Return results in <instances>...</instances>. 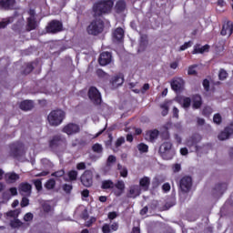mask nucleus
<instances>
[{
	"mask_svg": "<svg viewBox=\"0 0 233 233\" xmlns=\"http://www.w3.org/2000/svg\"><path fill=\"white\" fill-rule=\"evenodd\" d=\"M158 152L161 157L167 161L173 159L174 156H176V151L172 149L171 142H164L161 144Z\"/></svg>",
	"mask_w": 233,
	"mask_h": 233,
	"instance_id": "obj_3",
	"label": "nucleus"
},
{
	"mask_svg": "<svg viewBox=\"0 0 233 233\" xmlns=\"http://www.w3.org/2000/svg\"><path fill=\"white\" fill-rule=\"evenodd\" d=\"M9 156L17 159L23 156V144L19 142H14L9 145Z\"/></svg>",
	"mask_w": 233,
	"mask_h": 233,
	"instance_id": "obj_6",
	"label": "nucleus"
},
{
	"mask_svg": "<svg viewBox=\"0 0 233 233\" xmlns=\"http://www.w3.org/2000/svg\"><path fill=\"white\" fill-rule=\"evenodd\" d=\"M209 50H210V46L208 44H206L202 47H200V45H196L194 46L192 54L193 55H196V54H205V52H208Z\"/></svg>",
	"mask_w": 233,
	"mask_h": 233,
	"instance_id": "obj_22",
	"label": "nucleus"
},
{
	"mask_svg": "<svg viewBox=\"0 0 233 233\" xmlns=\"http://www.w3.org/2000/svg\"><path fill=\"white\" fill-rule=\"evenodd\" d=\"M11 196H17V187H11L9 189Z\"/></svg>",
	"mask_w": 233,
	"mask_h": 233,
	"instance_id": "obj_64",
	"label": "nucleus"
},
{
	"mask_svg": "<svg viewBox=\"0 0 233 233\" xmlns=\"http://www.w3.org/2000/svg\"><path fill=\"white\" fill-rule=\"evenodd\" d=\"M124 143H125V137H118L115 143L116 148H119V147H121V145H123Z\"/></svg>",
	"mask_w": 233,
	"mask_h": 233,
	"instance_id": "obj_51",
	"label": "nucleus"
},
{
	"mask_svg": "<svg viewBox=\"0 0 233 233\" xmlns=\"http://www.w3.org/2000/svg\"><path fill=\"white\" fill-rule=\"evenodd\" d=\"M192 108L194 110H198V108H201L202 105H203V98L199 96V95H194L192 96Z\"/></svg>",
	"mask_w": 233,
	"mask_h": 233,
	"instance_id": "obj_21",
	"label": "nucleus"
},
{
	"mask_svg": "<svg viewBox=\"0 0 233 233\" xmlns=\"http://www.w3.org/2000/svg\"><path fill=\"white\" fill-rule=\"evenodd\" d=\"M20 110H23L24 112H28L34 108V101L32 100H23L19 104Z\"/></svg>",
	"mask_w": 233,
	"mask_h": 233,
	"instance_id": "obj_18",
	"label": "nucleus"
},
{
	"mask_svg": "<svg viewBox=\"0 0 233 233\" xmlns=\"http://www.w3.org/2000/svg\"><path fill=\"white\" fill-rule=\"evenodd\" d=\"M137 196H139V188L136 187H132L129 189V192L127 194V198H137Z\"/></svg>",
	"mask_w": 233,
	"mask_h": 233,
	"instance_id": "obj_33",
	"label": "nucleus"
},
{
	"mask_svg": "<svg viewBox=\"0 0 233 233\" xmlns=\"http://www.w3.org/2000/svg\"><path fill=\"white\" fill-rule=\"evenodd\" d=\"M108 219H116L117 218V213L116 211L109 212L107 215Z\"/></svg>",
	"mask_w": 233,
	"mask_h": 233,
	"instance_id": "obj_62",
	"label": "nucleus"
},
{
	"mask_svg": "<svg viewBox=\"0 0 233 233\" xmlns=\"http://www.w3.org/2000/svg\"><path fill=\"white\" fill-rule=\"evenodd\" d=\"M117 170H119L121 177H128V169L121 164H117Z\"/></svg>",
	"mask_w": 233,
	"mask_h": 233,
	"instance_id": "obj_34",
	"label": "nucleus"
},
{
	"mask_svg": "<svg viewBox=\"0 0 233 233\" xmlns=\"http://www.w3.org/2000/svg\"><path fill=\"white\" fill-rule=\"evenodd\" d=\"M162 190L164 192H170V184L169 183L163 184Z\"/></svg>",
	"mask_w": 233,
	"mask_h": 233,
	"instance_id": "obj_63",
	"label": "nucleus"
},
{
	"mask_svg": "<svg viewBox=\"0 0 233 233\" xmlns=\"http://www.w3.org/2000/svg\"><path fill=\"white\" fill-rule=\"evenodd\" d=\"M146 136L149 137L150 141H155V139H157V137L159 136V130L153 129L147 132Z\"/></svg>",
	"mask_w": 233,
	"mask_h": 233,
	"instance_id": "obj_30",
	"label": "nucleus"
},
{
	"mask_svg": "<svg viewBox=\"0 0 233 233\" xmlns=\"http://www.w3.org/2000/svg\"><path fill=\"white\" fill-rule=\"evenodd\" d=\"M8 25H10V19L0 22V29L6 28V26H8Z\"/></svg>",
	"mask_w": 233,
	"mask_h": 233,
	"instance_id": "obj_59",
	"label": "nucleus"
},
{
	"mask_svg": "<svg viewBox=\"0 0 233 233\" xmlns=\"http://www.w3.org/2000/svg\"><path fill=\"white\" fill-rule=\"evenodd\" d=\"M66 114L62 109L51 111L47 116V121L51 127H59L65 121Z\"/></svg>",
	"mask_w": 233,
	"mask_h": 233,
	"instance_id": "obj_2",
	"label": "nucleus"
},
{
	"mask_svg": "<svg viewBox=\"0 0 233 233\" xmlns=\"http://www.w3.org/2000/svg\"><path fill=\"white\" fill-rule=\"evenodd\" d=\"M33 185L35 186L37 192H41V190H43V181H41V179L37 178L33 180Z\"/></svg>",
	"mask_w": 233,
	"mask_h": 233,
	"instance_id": "obj_40",
	"label": "nucleus"
},
{
	"mask_svg": "<svg viewBox=\"0 0 233 233\" xmlns=\"http://www.w3.org/2000/svg\"><path fill=\"white\" fill-rule=\"evenodd\" d=\"M10 227L11 228H20V227H23V223L16 218L10 221Z\"/></svg>",
	"mask_w": 233,
	"mask_h": 233,
	"instance_id": "obj_38",
	"label": "nucleus"
},
{
	"mask_svg": "<svg viewBox=\"0 0 233 233\" xmlns=\"http://www.w3.org/2000/svg\"><path fill=\"white\" fill-rule=\"evenodd\" d=\"M111 230H113L114 232H116V230H118L119 228V224L117 222H113L111 224V226H109Z\"/></svg>",
	"mask_w": 233,
	"mask_h": 233,
	"instance_id": "obj_60",
	"label": "nucleus"
},
{
	"mask_svg": "<svg viewBox=\"0 0 233 233\" xmlns=\"http://www.w3.org/2000/svg\"><path fill=\"white\" fill-rule=\"evenodd\" d=\"M80 128L77 124L69 123L63 127L62 132L67 134V136H74V134H77Z\"/></svg>",
	"mask_w": 233,
	"mask_h": 233,
	"instance_id": "obj_13",
	"label": "nucleus"
},
{
	"mask_svg": "<svg viewBox=\"0 0 233 233\" xmlns=\"http://www.w3.org/2000/svg\"><path fill=\"white\" fill-rule=\"evenodd\" d=\"M42 208L46 214H48L49 212H52V206L50 204H44L42 206Z\"/></svg>",
	"mask_w": 233,
	"mask_h": 233,
	"instance_id": "obj_54",
	"label": "nucleus"
},
{
	"mask_svg": "<svg viewBox=\"0 0 233 233\" xmlns=\"http://www.w3.org/2000/svg\"><path fill=\"white\" fill-rule=\"evenodd\" d=\"M46 30L47 34H58V32H63V22L52 20L48 23Z\"/></svg>",
	"mask_w": 233,
	"mask_h": 233,
	"instance_id": "obj_8",
	"label": "nucleus"
},
{
	"mask_svg": "<svg viewBox=\"0 0 233 233\" xmlns=\"http://www.w3.org/2000/svg\"><path fill=\"white\" fill-rule=\"evenodd\" d=\"M113 37L118 42L123 41L125 38V30L121 27H117L113 33Z\"/></svg>",
	"mask_w": 233,
	"mask_h": 233,
	"instance_id": "obj_24",
	"label": "nucleus"
},
{
	"mask_svg": "<svg viewBox=\"0 0 233 233\" xmlns=\"http://www.w3.org/2000/svg\"><path fill=\"white\" fill-rule=\"evenodd\" d=\"M49 148L52 150H57L59 148L66 147V138L61 135H55L48 142Z\"/></svg>",
	"mask_w": 233,
	"mask_h": 233,
	"instance_id": "obj_4",
	"label": "nucleus"
},
{
	"mask_svg": "<svg viewBox=\"0 0 233 233\" xmlns=\"http://www.w3.org/2000/svg\"><path fill=\"white\" fill-rule=\"evenodd\" d=\"M233 34V22L230 20H226L223 22L222 29L220 31V35H232Z\"/></svg>",
	"mask_w": 233,
	"mask_h": 233,
	"instance_id": "obj_12",
	"label": "nucleus"
},
{
	"mask_svg": "<svg viewBox=\"0 0 233 233\" xmlns=\"http://www.w3.org/2000/svg\"><path fill=\"white\" fill-rule=\"evenodd\" d=\"M92 150L96 154H102L103 153V146L99 143H96L92 146Z\"/></svg>",
	"mask_w": 233,
	"mask_h": 233,
	"instance_id": "obj_41",
	"label": "nucleus"
},
{
	"mask_svg": "<svg viewBox=\"0 0 233 233\" xmlns=\"http://www.w3.org/2000/svg\"><path fill=\"white\" fill-rule=\"evenodd\" d=\"M102 232L103 233H111L112 229L110 228V225L109 224H104L102 226Z\"/></svg>",
	"mask_w": 233,
	"mask_h": 233,
	"instance_id": "obj_55",
	"label": "nucleus"
},
{
	"mask_svg": "<svg viewBox=\"0 0 233 233\" xmlns=\"http://www.w3.org/2000/svg\"><path fill=\"white\" fill-rule=\"evenodd\" d=\"M202 85L206 92H210V81H208V79H204Z\"/></svg>",
	"mask_w": 233,
	"mask_h": 233,
	"instance_id": "obj_50",
	"label": "nucleus"
},
{
	"mask_svg": "<svg viewBox=\"0 0 233 233\" xmlns=\"http://www.w3.org/2000/svg\"><path fill=\"white\" fill-rule=\"evenodd\" d=\"M162 183H165V179L161 177H155L152 180V188L153 190H156L158 187L161 186Z\"/></svg>",
	"mask_w": 233,
	"mask_h": 233,
	"instance_id": "obj_28",
	"label": "nucleus"
},
{
	"mask_svg": "<svg viewBox=\"0 0 233 233\" xmlns=\"http://www.w3.org/2000/svg\"><path fill=\"white\" fill-rule=\"evenodd\" d=\"M233 134V124L226 127L222 132L218 135L219 141H225V139H228L230 136Z\"/></svg>",
	"mask_w": 233,
	"mask_h": 233,
	"instance_id": "obj_16",
	"label": "nucleus"
},
{
	"mask_svg": "<svg viewBox=\"0 0 233 233\" xmlns=\"http://www.w3.org/2000/svg\"><path fill=\"white\" fill-rule=\"evenodd\" d=\"M180 190L187 194V192H190V188H192V177H183L179 182Z\"/></svg>",
	"mask_w": 233,
	"mask_h": 233,
	"instance_id": "obj_10",
	"label": "nucleus"
},
{
	"mask_svg": "<svg viewBox=\"0 0 233 233\" xmlns=\"http://www.w3.org/2000/svg\"><path fill=\"white\" fill-rule=\"evenodd\" d=\"M28 205H30V200L28 198L24 197L20 202V206L22 208H25V207H28Z\"/></svg>",
	"mask_w": 233,
	"mask_h": 233,
	"instance_id": "obj_52",
	"label": "nucleus"
},
{
	"mask_svg": "<svg viewBox=\"0 0 233 233\" xmlns=\"http://www.w3.org/2000/svg\"><path fill=\"white\" fill-rule=\"evenodd\" d=\"M80 182L82 183L83 187H86V188H90V187L94 185V173L92 170L87 169L84 171L80 177Z\"/></svg>",
	"mask_w": 233,
	"mask_h": 233,
	"instance_id": "obj_7",
	"label": "nucleus"
},
{
	"mask_svg": "<svg viewBox=\"0 0 233 233\" xmlns=\"http://www.w3.org/2000/svg\"><path fill=\"white\" fill-rule=\"evenodd\" d=\"M34 219V214H32L31 212L29 213H26L25 216H24V220L25 221H32Z\"/></svg>",
	"mask_w": 233,
	"mask_h": 233,
	"instance_id": "obj_56",
	"label": "nucleus"
},
{
	"mask_svg": "<svg viewBox=\"0 0 233 233\" xmlns=\"http://www.w3.org/2000/svg\"><path fill=\"white\" fill-rule=\"evenodd\" d=\"M18 190L20 194H23V192L25 194H30V192H32V185H30L28 182H22L18 186Z\"/></svg>",
	"mask_w": 233,
	"mask_h": 233,
	"instance_id": "obj_23",
	"label": "nucleus"
},
{
	"mask_svg": "<svg viewBox=\"0 0 233 233\" xmlns=\"http://www.w3.org/2000/svg\"><path fill=\"white\" fill-rule=\"evenodd\" d=\"M191 103H192V100L190 99V97H185L182 103L183 108H189Z\"/></svg>",
	"mask_w": 233,
	"mask_h": 233,
	"instance_id": "obj_48",
	"label": "nucleus"
},
{
	"mask_svg": "<svg viewBox=\"0 0 233 233\" xmlns=\"http://www.w3.org/2000/svg\"><path fill=\"white\" fill-rule=\"evenodd\" d=\"M87 96L89 99L94 103V105H100L101 104V93L96 86L89 87Z\"/></svg>",
	"mask_w": 233,
	"mask_h": 233,
	"instance_id": "obj_9",
	"label": "nucleus"
},
{
	"mask_svg": "<svg viewBox=\"0 0 233 233\" xmlns=\"http://www.w3.org/2000/svg\"><path fill=\"white\" fill-rule=\"evenodd\" d=\"M78 172L76 170H70L67 172V177H69V181H77Z\"/></svg>",
	"mask_w": 233,
	"mask_h": 233,
	"instance_id": "obj_39",
	"label": "nucleus"
},
{
	"mask_svg": "<svg viewBox=\"0 0 233 233\" xmlns=\"http://www.w3.org/2000/svg\"><path fill=\"white\" fill-rule=\"evenodd\" d=\"M76 168L78 170H86V164L85 162H80L76 165Z\"/></svg>",
	"mask_w": 233,
	"mask_h": 233,
	"instance_id": "obj_58",
	"label": "nucleus"
},
{
	"mask_svg": "<svg viewBox=\"0 0 233 233\" xmlns=\"http://www.w3.org/2000/svg\"><path fill=\"white\" fill-rule=\"evenodd\" d=\"M114 187H115L114 181H112L111 179L102 181V185H101L102 190H112Z\"/></svg>",
	"mask_w": 233,
	"mask_h": 233,
	"instance_id": "obj_27",
	"label": "nucleus"
},
{
	"mask_svg": "<svg viewBox=\"0 0 233 233\" xmlns=\"http://www.w3.org/2000/svg\"><path fill=\"white\" fill-rule=\"evenodd\" d=\"M31 72H34V65L32 63H28L23 70V74L25 76H28V74H31Z\"/></svg>",
	"mask_w": 233,
	"mask_h": 233,
	"instance_id": "obj_42",
	"label": "nucleus"
},
{
	"mask_svg": "<svg viewBox=\"0 0 233 233\" xmlns=\"http://www.w3.org/2000/svg\"><path fill=\"white\" fill-rule=\"evenodd\" d=\"M115 187L117 188V190L114 191L115 196L116 198L123 196L125 192V182L123 180H118L117 183L115 184Z\"/></svg>",
	"mask_w": 233,
	"mask_h": 233,
	"instance_id": "obj_20",
	"label": "nucleus"
},
{
	"mask_svg": "<svg viewBox=\"0 0 233 233\" xmlns=\"http://www.w3.org/2000/svg\"><path fill=\"white\" fill-rule=\"evenodd\" d=\"M96 76H98V77H106L108 75L102 69H97Z\"/></svg>",
	"mask_w": 233,
	"mask_h": 233,
	"instance_id": "obj_57",
	"label": "nucleus"
},
{
	"mask_svg": "<svg viewBox=\"0 0 233 233\" xmlns=\"http://www.w3.org/2000/svg\"><path fill=\"white\" fill-rule=\"evenodd\" d=\"M45 188H46V190H53V188H56V179H48L45 184Z\"/></svg>",
	"mask_w": 233,
	"mask_h": 233,
	"instance_id": "obj_35",
	"label": "nucleus"
},
{
	"mask_svg": "<svg viewBox=\"0 0 233 233\" xmlns=\"http://www.w3.org/2000/svg\"><path fill=\"white\" fill-rule=\"evenodd\" d=\"M51 176L52 177H56V179L59 177H63V176H65V169L55 171L51 174Z\"/></svg>",
	"mask_w": 233,
	"mask_h": 233,
	"instance_id": "obj_45",
	"label": "nucleus"
},
{
	"mask_svg": "<svg viewBox=\"0 0 233 233\" xmlns=\"http://www.w3.org/2000/svg\"><path fill=\"white\" fill-rule=\"evenodd\" d=\"M19 179V176L17 173H8L6 175V181L7 183H15Z\"/></svg>",
	"mask_w": 233,
	"mask_h": 233,
	"instance_id": "obj_32",
	"label": "nucleus"
},
{
	"mask_svg": "<svg viewBox=\"0 0 233 233\" xmlns=\"http://www.w3.org/2000/svg\"><path fill=\"white\" fill-rule=\"evenodd\" d=\"M213 110L210 106H205L202 110V115L205 116V117H209V116L212 114Z\"/></svg>",
	"mask_w": 233,
	"mask_h": 233,
	"instance_id": "obj_46",
	"label": "nucleus"
},
{
	"mask_svg": "<svg viewBox=\"0 0 233 233\" xmlns=\"http://www.w3.org/2000/svg\"><path fill=\"white\" fill-rule=\"evenodd\" d=\"M173 117H176V119H179V109L177 107H173Z\"/></svg>",
	"mask_w": 233,
	"mask_h": 233,
	"instance_id": "obj_61",
	"label": "nucleus"
},
{
	"mask_svg": "<svg viewBox=\"0 0 233 233\" xmlns=\"http://www.w3.org/2000/svg\"><path fill=\"white\" fill-rule=\"evenodd\" d=\"M170 85L174 92H177V93L183 92L185 88V80H183V78L181 77L175 78L171 81Z\"/></svg>",
	"mask_w": 233,
	"mask_h": 233,
	"instance_id": "obj_11",
	"label": "nucleus"
},
{
	"mask_svg": "<svg viewBox=\"0 0 233 233\" xmlns=\"http://www.w3.org/2000/svg\"><path fill=\"white\" fill-rule=\"evenodd\" d=\"M5 215L7 218H14L15 219L19 218V210L17 209L10 210L6 212Z\"/></svg>",
	"mask_w": 233,
	"mask_h": 233,
	"instance_id": "obj_43",
	"label": "nucleus"
},
{
	"mask_svg": "<svg viewBox=\"0 0 233 233\" xmlns=\"http://www.w3.org/2000/svg\"><path fill=\"white\" fill-rule=\"evenodd\" d=\"M213 122L216 124V125H219L220 123L223 122V117L221 116V115L219 113H217L214 115L213 116Z\"/></svg>",
	"mask_w": 233,
	"mask_h": 233,
	"instance_id": "obj_44",
	"label": "nucleus"
},
{
	"mask_svg": "<svg viewBox=\"0 0 233 233\" xmlns=\"http://www.w3.org/2000/svg\"><path fill=\"white\" fill-rule=\"evenodd\" d=\"M110 83L113 88H117L118 86H121V85L125 83V75H123V73L116 75L111 78Z\"/></svg>",
	"mask_w": 233,
	"mask_h": 233,
	"instance_id": "obj_15",
	"label": "nucleus"
},
{
	"mask_svg": "<svg viewBox=\"0 0 233 233\" xmlns=\"http://www.w3.org/2000/svg\"><path fill=\"white\" fill-rule=\"evenodd\" d=\"M15 8V0H0V10L8 12Z\"/></svg>",
	"mask_w": 233,
	"mask_h": 233,
	"instance_id": "obj_17",
	"label": "nucleus"
},
{
	"mask_svg": "<svg viewBox=\"0 0 233 233\" xmlns=\"http://www.w3.org/2000/svg\"><path fill=\"white\" fill-rule=\"evenodd\" d=\"M194 43L192 41L185 42L179 48L180 52L187 50V48H190Z\"/></svg>",
	"mask_w": 233,
	"mask_h": 233,
	"instance_id": "obj_47",
	"label": "nucleus"
},
{
	"mask_svg": "<svg viewBox=\"0 0 233 233\" xmlns=\"http://www.w3.org/2000/svg\"><path fill=\"white\" fill-rule=\"evenodd\" d=\"M116 156L110 155L106 160V167H112V163H116Z\"/></svg>",
	"mask_w": 233,
	"mask_h": 233,
	"instance_id": "obj_49",
	"label": "nucleus"
},
{
	"mask_svg": "<svg viewBox=\"0 0 233 233\" xmlns=\"http://www.w3.org/2000/svg\"><path fill=\"white\" fill-rule=\"evenodd\" d=\"M228 77V73L224 68H220L218 71L219 81H225Z\"/></svg>",
	"mask_w": 233,
	"mask_h": 233,
	"instance_id": "obj_36",
	"label": "nucleus"
},
{
	"mask_svg": "<svg viewBox=\"0 0 233 233\" xmlns=\"http://www.w3.org/2000/svg\"><path fill=\"white\" fill-rule=\"evenodd\" d=\"M170 102L165 101L163 104H160V108L162 109L161 115L163 117L168 116V110H170Z\"/></svg>",
	"mask_w": 233,
	"mask_h": 233,
	"instance_id": "obj_29",
	"label": "nucleus"
},
{
	"mask_svg": "<svg viewBox=\"0 0 233 233\" xmlns=\"http://www.w3.org/2000/svg\"><path fill=\"white\" fill-rule=\"evenodd\" d=\"M72 188L74 187L70 184H64L63 186V190H65L66 194H70L72 192Z\"/></svg>",
	"mask_w": 233,
	"mask_h": 233,
	"instance_id": "obj_53",
	"label": "nucleus"
},
{
	"mask_svg": "<svg viewBox=\"0 0 233 233\" xmlns=\"http://www.w3.org/2000/svg\"><path fill=\"white\" fill-rule=\"evenodd\" d=\"M37 28V22L34 17L27 18V32H32V30H35Z\"/></svg>",
	"mask_w": 233,
	"mask_h": 233,
	"instance_id": "obj_26",
	"label": "nucleus"
},
{
	"mask_svg": "<svg viewBox=\"0 0 233 233\" xmlns=\"http://www.w3.org/2000/svg\"><path fill=\"white\" fill-rule=\"evenodd\" d=\"M114 10L116 14H123L127 10V2L125 0L116 1Z\"/></svg>",
	"mask_w": 233,
	"mask_h": 233,
	"instance_id": "obj_19",
	"label": "nucleus"
},
{
	"mask_svg": "<svg viewBox=\"0 0 233 233\" xmlns=\"http://www.w3.org/2000/svg\"><path fill=\"white\" fill-rule=\"evenodd\" d=\"M112 8H114V0H103L94 4L93 15L95 19H93L86 27L88 35H99V34H103V30H105V21L97 17L110 14Z\"/></svg>",
	"mask_w": 233,
	"mask_h": 233,
	"instance_id": "obj_1",
	"label": "nucleus"
},
{
	"mask_svg": "<svg viewBox=\"0 0 233 233\" xmlns=\"http://www.w3.org/2000/svg\"><path fill=\"white\" fill-rule=\"evenodd\" d=\"M137 150L140 152V154H147L148 152V145L145 143H140L137 146Z\"/></svg>",
	"mask_w": 233,
	"mask_h": 233,
	"instance_id": "obj_37",
	"label": "nucleus"
},
{
	"mask_svg": "<svg viewBox=\"0 0 233 233\" xmlns=\"http://www.w3.org/2000/svg\"><path fill=\"white\" fill-rule=\"evenodd\" d=\"M98 63L101 66H106V65H110V63H112V53H101L98 58Z\"/></svg>",
	"mask_w": 233,
	"mask_h": 233,
	"instance_id": "obj_14",
	"label": "nucleus"
},
{
	"mask_svg": "<svg viewBox=\"0 0 233 233\" xmlns=\"http://www.w3.org/2000/svg\"><path fill=\"white\" fill-rule=\"evenodd\" d=\"M201 135L195 133L187 139L186 145L188 147V148L194 147L195 152H199V150H201V147H199L198 144L201 143Z\"/></svg>",
	"mask_w": 233,
	"mask_h": 233,
	"instance_id": "obj_5",
	"label": "nucleus"
},
{
	"mask_svg": "<svg viewBox=\"0 0 233 233\" xmlns=\"http://www.w3.org/2000/svg\"><path fill=\"white\" fill-rule=\"evenodd\" d=\"M139 185H140L141 188L144 190V192L148 191V188L150 187V177H143L139 180Z\"/></svg>",
	"mask_w": 233,
	"mask_h": 233,
	"instance_id": "obj_25",
	"label": "nucleus"
},
{
	"mask_svg": "<svg viewBox=\"0 0 233 233\" xmlns=\"http://www.w3.org/2000/svg\"><path fill=\"white\" fill-rule=\"evenodd\" d=\"M227 183H218L215 186L214 190L218 192V194H225V191L227 190Z\"/></svg>",
	"mask_w": 233,
	"mask_h": 233,
	"instance_id": "obj_31",
	"label": "nucleus"
}]
</instances>
